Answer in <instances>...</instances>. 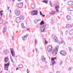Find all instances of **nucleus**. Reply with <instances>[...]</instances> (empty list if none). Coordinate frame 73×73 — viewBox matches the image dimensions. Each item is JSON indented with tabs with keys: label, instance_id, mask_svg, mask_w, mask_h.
I'll return each instance as SVG.
<instances>
[{
	"label": "nucleus",
	"instance_id": "4",
	"mask_svg": "<svg viewBox=\"0 0 73 73\" xmlns=\"http://www.w3.org/2000/svg\"><path fill=\"white\" fill-rule=\"evenodd\" d=\"M23 6V3L22 2L19 4H17L16 7L17 8H22Z\"/></svg>",
	"mask_w": 73,
	"mask_h": 73
},
{
	"label": "nucleus",
	"instance_id": "12",
	"mask_svg": "<svg viewBox=\"0 0 73 73\" xmlns=\"http://www.w3.org/2000/svg\"><path fill=\"white\" fill-rule=\"evenodd\" d=\"M41 60L42 61V62H46V59L44 57V56L43 55L41 58Z\"/></svg>",
	"mask_w": 73,
	"mask_h": 73
},
{
	"label": "nucleus",
	"instance_id": "40",
	"mask_svg": "<svg viewBox=\"0 0 73 73\" xmlns=\"http://www.w3.org/2000/svg\"><path fill=\"white\" fill-rule=\"evenodd\" d=\"M34 23H35V24L37 23V20L34 21Z\"/></svg>",
	"mask_w": 73,
	"mask_h": 73
},
{
	"label": "nucleus",
	"instance_id": "59",
	"mask_svg": "<svg viewBox=\"0 0 73 73\" xmlns=\"http://www.w3.org/2000/svg\"><path fill=\"white\" fill-rule=\"evenodd\" d=\"M13 2H14V1H15V0H12Z\"/></svg>",
	"mask_w": 73,
	"mask_h": 73
},
{
	"label": "nucleus",
	"instance_id": "2",
	"mask_svg": "<svg viewBox=\"0 0 73 73\" xmlns=\"http://www.w3.org/2000/svg\"><path fill=\"white\" fill-rule=\"evenodd\" d=\"M9 63H8L6 64H5L4 66V69L7 70H8V68L9 67Z\"/></svg>",
	"mask_w": 73,
	"mask_h": 73
},
{
	"label": "nucleus",
	"instance_id": "46",
	"mask_svg": "<svg viewBox=\"0 0 73 73\" xmlns=\"http://www.w3.org/2000/svg\"><path fill=\"white\" fill-rule=\"evenodd\" d=\"M69 32V31H66V34H67V33H68V32Z\"/></svg>",
	"mask_w": 73,
	"mask_h": 73
},
{
	"label": "nucleus",
	"instance_id": "15",
	"mask_svg": "<svg viewBox=\"0 0 73 73\" xmlns=\"http://www.w3.org/2000/svg\"><path fill=\"white\" fill-rule=\"evenodd\" d=\"M7 32V27L5 26L3 28V33H5Z\"/></svg>",
	"mask_w": 73,
	"mask_h": 73
},
{
	"label": "nucleus",
	"instance_id": "32",
	"mask_svg": "<svg viewBox=\"0 0 73 73\" xmlns=\"http://www.w3.org/2000/svg\"><path fill=\"white\" fill-rule=\"evenodd\" d=\"M3 11H0V15L1 16H3Z\"/></svg>",
	"mask_w": 73,
	"mask_h": 73
},
{
	"label": "nucleus",
	"instance_id": "42",
	"mask_svg": "<svg viewBox=\"0 0 73 73\" xmlns=\"http://www.w3.org/2000/svg\"><path fill=\"white\" fill-rule=\"evenodd\" d=\"M62 42H61V44H62V43H63V44H65V42H64V40H62Z\"/></svg>",
	"mask_w": 73,
	"mask_h": 73
},
{
	"label": "nucleus",
	"instance_id": "25",
	"mask_svg": "<svg viewBox=\"0 0 73 73\" xmlns=\"http://www.w3.org/2000/svg\"><path fill=\"white\" fill-rule=\"evenodd\" d=\"M68 11H73V8L72 7H70L68 8Z\"/></svg>",
	"mask_w": 73,
	"mask_h": 73
},
{
	"label": "nucleus",
	"instance_id": "34",
	"mask_svg": "<svg viewBox=\"0 0 73 73\" xmlns=\"http://www.w3.org/2000/svg\"><path fill=\"white\" fill-rule=\"evenodd\" d=\"M37 39H35V45H36V44L37 43Z\"/></svg>",
	"mask_w": 73,
	"mask_h": 73
},
{
	"label": "nucleus",
	"instance_id": "57",
	"mask_svg": "<svg viewBox=\"0 0 73 73\" xmlns=\"http://www.w3.org/2000/svg\"><path fill=\"white\" fill-rule=\"evenodd\" d=\"M10 13H11V10H10Z\"/></svg>",
	"mask_w": 73,
	"mask_h": 73
},
{
	"label": "nucleus",
	"instance_id": "28",
	"mask_svg": "<svg viewBox=\"0 0 73 73\" xmlns=\"http://www.w3.org/2000/svg\"><path fill=\"white\" fill-rule=\"evenodd\" d=\"M43 24H44V22L43 21H42L40 23V25H43Z\"/></svg>",
	"mask_w": 73,
	"mask_h": 73
},
{
	"label": "nucleus",
	"instance_id": "36",
	"mask_svg": "<svg viewBox=\"0 0 73 73\" xmlns=\"http://www.w3.org/2000/svg\"><path fill=\"white\" fill-rule=\"evenodd\" d=\"M10 59L11 60V62H13V63H14V62L13 61V59H12V57H11V55H10Z\"/></svg>",
	"mask_w": 73,
	"mask_h": 73
},
{
	"label": "nucleus",
	"instance_id": "54",
	"mask_svg": "<svg viewBox=\"0 0 73 73\" xmlns=\"http://www.w3.org/2000/svg\"><path fill=\"white\" fill-rule=\"evenodd\" d=\"M36 52H37V48H36Z\"/></svg>",
	"mask_w": 73,
	"mask_h": 73
},
{
	"label": "nucleus",
	"instance_id": "35",
	"mask_svg": "<svg viewBox=\"0 0 73 73\" xmlns=\"http://www.w3.org/2000/svg\"><path fill=\"white\" fill-rule=\"evenodd\" d=\"M3 21V19H0V24H2Z\"/></svg>",
	"mask_w": 73,
	"mask_h": 73
},
{
	"label": "nucleus",
	"instance_id": "21",
	"mask_svg": "<svg viewBox=\"0 0 73 73\" xmlns=\"http://www.w3.org/2000/svg\"><path fill=\"white\" fill-rule=\"evenodd\" d=\"M31 7L32 9H34L35 7V6L34 4H32L31 5Z\"/></svg>",
	"mask_w": 73,
	"mask_h": 73
},
{
	"label": "nucleus",
	"instance_id": "63",
	"mask_svg": "<svg viewBox=\"0 0 73 73\" xmlns=\"http://www.w3.org/2000/svg\"><path fill=\"white\" fill-rule=\"evenodd\" d=\"M72 2V5H73V1Z\"/></svg>",
	"mask_w": 73,
	"mask_h": 73
},
{
	"label": "nucleus",
	"instance_id": "50",
	"mask_svg": "<svg viewBox=\"0 0 73 73\" xmlns=\"http://www.w3.org/2000/svg\"><path fill=\"white\" fill-rule=\"evenodd\" d=\"M36 20L37 21V22H38V21H40V19H38Z\"/></svg>",
	"mask_w": 73,
	"mask_h": 73
},
{
	"label": "nucleus",
	"instance_id": "48",
	"mask_svg": "<svg viewBox=\"0 0 73 73\" xmlns=\"http://www.w3.org/2000/svg\"><path fill=\"white\" fill-rule=\"evenodd\" d=\"M40 15H42L41 13V12L40 11Z\"/></svg>",
	"mask_w": 73,
	"mask_h": 73
},
{
	"label": "nucleus",
	"instance_id": "47",
	"mask_svg": "<svg viewBox=\"0 0 73 73\" xmlns=\"http://www.w3.org/2000/svg\"><path fill=\"white\" fill-rule=\"evenodd\" d=\"M9 7H8L7 10H8V11H9Z\"/></svg>",
	"mask_w": 73,
	"mask_h": 73
},
{
	"label": "nucleus",
	"instance_id": "29",
	"mask_svg": "<svg viewBox=\"0 0 73 73\" xmlns=\"http://www.w3.org/2000/svg\"><path fill=\"white\" fill-rule=\"evenodd\" d=\"M19 68H23V66L21 64H20L19 66Z\"/></svg>",
	"mask_w": 73,
	"mask_h": 73
},
{
	"label": "nucleus",
	"instance_id": "60",
	"mask_svg": "<svg viewBox=\"0 0 73 73\" xmlns=\"http://www.w3.org/2000/svg\"><path fill=\"white\" fill-rule=\"evenodd\" d=\"M13 38H14V37L13 36V39L12 40H13Z\"/></svg>",
	"mask_w": 73,
	"mask_h": 73
},
{
	"label": "nucleus",
	"instance_id": "61",
	"mask_svg": "<svg viewBox=\"0 0 73 73\" xmlns=\"http://www.w3.org/2000/svg\"><path fill=\"white\" fill-rule=\"evenodd\" d=\"M45 3H46V4H47V1L46 2V1Z\"/></svg>",
	"mask_w": 73,
	"mask_h": 73
},
{
	"label": "nucleus",
	"instance_id": "17",
	"mask_svg": "<svg viewBox=\"0 0 73 73\" xmlns=\"http://www.w3.org/2000/svg\"><path fill=\"white\" fill-rule=\"evenodd\" d=\"M58 52V50H56L55 49L52 52L54 54H57V53Z\"/></svg>",
	"mask_w": 73,
	"mask_h": 73
},
{
	"label": "nucleus",
	"instance_id": "37",
	"mask_svg": "<svg viewBox=\"0 0 73 73\" xmlns=\"http://www.w3.org/2000/svg\"><path fill=\"white\" fill-rule=\"evenodd\" d=\"M49 4H50L51 7H52V2H51V1H49Z\"/></svg>",
	"mask_w": 73,
	"mask_h": 73
},
{
	"label": "nucleus",
	"instance_id": "3",
	"mask_svg": "<svg viewBox=\"0 0 73 73\" xmlns=\"http://www.w3.org/2000/svg\"><path fill=\"white\" fill-rule=\"evenodd\" d=\"M31 14L32 15H37L38 14V11L37 10L32 11Z\"/></svg>",
	"mask_w": 73,
	"mask_h": 73
},
{
	"label": "nucleus",
	"instance_id": "53",
	"mask_svg": "<svg viewBox=\"0 0 73 73\" xmlns=\"http://www.w3.org/2000/svg\"><path fill=\"white\" fill-rule=\"evenodd\" d=\"M17 0L19 2L21 1V0Z\"/></svg>",
	"mask_w": 73,
	"mask_h": 73
},
{
	"label": "nucleus",
	"instance_id": "62",
	"mask_svg": "<svg viewBox=\"0 0 73 73\" xmlns=\"http://www.w3.org/2000/svg\"><path fill=\"white\" fill-rule=\"evenodd\" d=\"M27 73H29V71H27Z\"/></svg>",
	"mask_w": 73,
	"mask_h": 73
},
{
	"label": "nucleus",
	"instance_id": "16",
	"mask_svg": "<svg viewBox=\"0 0 73 73\" xmlns=\"http://www.w3.org/2000/svg\"><path fill=\"white\" fill-rule=\"evenodd\" d=\"M4 54H7L8 53H9V51L7 50H5L3 51Z\"/></svg>",
	"mask_w": 73,
	"mask_h": 73
},
{
	"label": "nucleus",
	"instance_id": "56",
	"mask_svg": "<svg viewBox=\"0 0 73 73\" xmlns=\"http://www.w3.org/2000/svg\"><path fill=\"white\" fill-rule=\"evenodd\" d=\"M18 69H19V68H17L16 69V70H17Z\"/></svg>",
	"mask_w": 73,
	"mask_h": 73
},
{
	"label": "nucleus",
	"instance_id": "49",
	"mask_svg": "<svg viewBox=\"0 0 73 73\" xmlns=\"http://www.w3.org/2000/svg\"><path fill=\"white\" fill-rule=\"evenodd\" d=\"M42 17H44V16H45V15H43L42 14Z\"/></svg>",
	"mask_w": 73,
	"mask_h": 73
},
{
	"label": "nucleus",
	"instance_id": "20",
	"mask_svg": "<svg viewBox=\"0 0 73 73\" xmlns=\"http://www.w3.org/2000/svg\"><path fill=\"white\" fill-rule=\"evenodd\" d=\"M55 12L54 11H52L50 12V16H52V15H54V14H55Z\"/></svg>",
	"mask_w": 73,
	"mask_h": 73
},
{
	"label": "nucleus",
	"instance_id": "19",
	"mask_svg": "<svg viewBox=\"0 0 73 73\" xmlns=\"http://www.w3.org/2000/svg\"><path fill=\"white\" fill-rule=\"evenodd\" d=\"M19 18H20L21 20H23L25 19L24 17L22 15H20Z\"/></svg>",
	"mask_w": 73,
	"mask_h": 73
},
{
	"label": "nucleus",
	"instance_id": "9",
	"mask_svg": "<svg viewBox=\"0 0 73 73\" xmlns=\"http://www.w3.org/2000/svg\"><path fill=\"white\" fill-rule=\"evenodd\" d=\"M60 54H62V56H65L66 55V52L64 51H61V52H60Z\"/></svg>",
	"mask_w": 73,
	"mask_h": 73
},
{
	"label": "nucleus",
	"instance_id": "64",
	"mask_svg": "<svg viewBox=\"0 0 73 73\" xmlns=\"http://www.w3.org/2000/svg\"><path fill=\"white\" fill-rule=\"evenodd\" d=\"M27 71H29V70H28V69H27Z\"/></svg>",
	"mask_w": 73,
	"mask_h": 73
},
{
	"label": "nucleus",
	"instance_id": "30",
	"mask_svg": "<svg viewBox=\"0 0 73 73\" xmlns=\"http://www.w3.org/2000/svg\"><path fill=\"white\" fill-rule=\"evenodd\" d=\"M40 28H45V26L44 25H42L41 26Z\"/></svg>",
	"mask_w": 73,
	"mask_h": 73
},
{
	"label": "nucleus",
	"instance_id": "26",
	"mask_svg": "<svg viewBox=\"0 0 73 73\" xmlns=\"http://www.w3.org/2000/svg\"><path fill=\"white\" fill-rule=\"evenodd\" d=\"M8 57H6L5 58V62L7 63V62H8Z\"/></svg>",
	"mask_w": 73,
	"mask_h": 73
},
{
	"label": "nucleus",
	"instance_id": "55",
	"mask_svg": "<svg viewBox=\"0 0 73 73\" xmlns=\"http://www.w3.org/2000/svg\"><path fill=\"white\" fill-rule=\"evenodd\" d=\"M46 2V1H43V3H45Z\"/></svg>",
	"mask_w": 73,
	"mask_h": 73
},
{
	"label": "nucleus",
	"instance_id": "41",
	"mask_svg": "<svg viewBox=\"0 0 73 73\" xmlns=\"http://www.w3.org/2000/svg\"><path fill=\"white\" fill-rule=\"evenodd\" d=\"M68 70L69 71H71V70H72V69L71 68H70L69 67L68 68Z\"/></svg>",
	"mask_w": 73,
	"mask_h": 73
},
{
	"label": "nucleus",
	"instance_id": "31",
	"mask_svg": "<svg viewBox=\"0 0 73 73\" xmlns=\"http://www.w3.org/2000/svg\"><path fill=\"white\" fill-rule=\"evenodd\" d=\"M56 37V36L54 35H52L51 36V37H52V39H53V38H54L55 37Z\"/></svg>",
	"mask_w": 73,
	"mask_h": 73
},
{
	"label": "nucleus",
	"instance_id": "6",
	"mask_svg": "<svg viewBox=\"0 0 73 73\" xmlns=\"http://www.w3.org/2000/svg\"><path fill=\"white\" fill-rule=\"evenodd\" d=\"M56 59V57L53 58H51V64L52 65H53L55 64V62H54V60Z\"/></svg>",
	"mask_w": 73,
	"mask_h": 73
},
{
	"label": "nucleus",
	"instance_id": "23",
	"mask_svg": "<svg viewBox=\"0 0 73 73\" xmlns=\"http://www.w3.org/2000/svg\"><path fill=\"white\" fill-rule=\"evenodd\" d=\"M72 1H70L69 2H68V5H70L71 6V5H72Z\"/></svg>",
	"mask_w": 73,
	"mask_h": 73
},
{
	"label": "nucleus",
	"instance_id": "10",
	"mask_svg": "<svg viewBox=\"0 0 73 73\" xmlns=\"http://www.w3.org/2000/svg\"><path fill=\"white\" fill-rule=\"evenodd\" d=\"M15 21L17 23L19 24L21 20L19 17H17Z\"/></svg>",
	"mask_w": 73,
	"mask_h": 73
},
{
	"label": "nucleus",
	"instance_id": "1",
	"mask_svg": "<svg viewBox=\"0 0 73 73\" xmlns=\"http://www.w3.org/2000/svg\"><path fill=\"white\" fill-rule=\"evenodd\" d=\"M47 50L49 53H52L53 52V50H52V46L51 45H48L47 47Z\"/></svg>",
	"mask_w": 73,
	"mask_h": 73
},
{
	"label": "nucleus",
	"instance_id": "18",
	"mask_svg": "<svg viewBox=\"0 0 73 73\" xmlns=\"http://www.w3.org/2000/svg\"><path fill=\"white\" fill-rule=\"evenodd\" d=\"M66 18L68 20H70L71 19V17L69 15H68L66 17Z\"/></svg>",
	"mask_w": 73,
	"mask_h": 73
},
{
	"label": "nucleus",
	"instance_id": "11",
	"mask_svg": "<svg viewBox=\"0 0 73 73\" xmlns=\"http://www.w3.org/2000/svg\"><path fill=\"white\" fill-rule=\"evenodd\" d=\"M55 10L56 12H59V10H58V9L60 8V7H59V6L58 5L55 6Z\"/></svg>",
	"mask_w": 73,
	"mask_h": 73
},
{
	"label": "nucleus",
	"instance_id": "51",
	"mask_svg": "<svg viewBox=\"0 0 73 73\" xmlns=\"http://www.w3.org/2000/svg\"><path fill=\"white\" fill-rule=\"evenodd\" d=\"M40 49H41V50L43 49V48L40 47Z\"/></svg>",
	"mask_w": 73,
	"mask_h": 73
},
{
	"label": "nucleus",
	"instance_id": "13",
	"mask_svg": "<svg viewBox=\"0 0 73 73\" xmlns=\"http://www.w3.org/2000/svg\"><path fill=\"white\" fill-rule=\"evenodd\" d=\"M28 37V35H27L25 36H24L23 38V37H22V38H23V41H25V40H26V39H27V38Z\"/></svg>",
	"mask_w": 73,
	"mask_h": 73
},
{
	"label": "nucleus",
	"instance_id": "24",
	"mask_svg": "<svg viewBox=\"0 0 73 73\" xmlns=\"http://www.w3.org/2000/svg\"><path fill=\"white\" fill-rule=\"evenodd\" d=\"M40 30L41 31V32H45V28H40Z\"/></svg>",
	"mask_w": 73,
	"mask_h": 73
},
{
	"label": "nucleus",
	"instance_id": "45",
	"mask_svg": "<svg viewBox=\"0 0 73 73\" xmlns=\"http://www.w3.org/2000/svg\"><path fill=\"white\" fill-rule=\"evenodd\" d=\"M69 50L70 52H71V50H72V49L70 48V47H69Z\"/></svg>",
	"mask_w": 73,
	"mask_h": 73
},
{
	"label": "nucleus",
	"instance_id": "43",
	"mask_svg": "<svg viewBox=\"0 0 73 73\" xmlns=\"http://www.w3.org/2000/svg\"><path fill=\"white\" fill-rule=\"evenodd\" d=\"M51 23H52V24H53V23H54V20H51Z\"/></svg>",
	"mask_w": 73,
	"mask_h": 73
},
{
	"label": "nucleus",
	"instance_id": "52",
	"mask_svg": "<svg viewBox=\"0 0 73 73\" xmlns=\"http://www.w3.org/2000/svg\"><path fill=\"white\" fill-rule=\"evenodd\" d=\"M68 38V39H69V40H70V37H69Z\"/></svg>",
	"mask_w": 73,
	"mask_h": 73
},
{
	"label": "nucleus",
	"instance_id": "38",
	"mask_svg": "<svg viewBox=\"0 0 73 73\" xmlns=\"http://www.w3.org/2000/svg\"><path fill=\"white\" fill-rule=\"evenodd\" d=\"M58 47H59L58 46H56V48L55 49L56 50H58Z\"/></svg>",
	"mask_w": 73,
	"mask_h": 73
},
{
	"label": "nucleus",
	"instance_id": "27",
	"mask_svg": "<svg viewBox=\"0 0 73 73\" xmlns=\"http://www.w3.org/2000/svg\"><path fill=\"white\" fill-rule=\"evenodd\" d=\"M21 26L23 28V29H25V27L24 26V23H22V24H21Z\"/></svg>",
	"mask_w": 73,
	"mask_h": 73
},
{
	"label": "nucleus",
	"instance_id": "14",
	"mask_svg": "<svg viewBox=\"0 0 73 73\" xmlns=\"http://www.w3.org/2000/svg\"><path fill=\"white\" fill-rule=\"evenodd\" d=\"M53 40L55 42H56V43L58 42V38H57L56 36L54 38H53Z\"/></svg>",
	"mask_w": 73,
	"mask_h": 73
},
{
	"label": "nucleus",
	"instance_id": "58",
	"mask_svg": "<svg viewBox=\"0 0 73 73\" xmlns=\"http://www.w3.org/2000/svg\"><path fill=\"white\" fill-rule=\"evenodd\" d=\"M25 2L26 3H27V0H25Z\"/></svg>",
	"mask_w": 73,
	"mask_h": 73
},
{
	"label": "nucleus",
	"instance_id": "33",
	"mask_svg": "<svg viewBox=\"0 0 73 73\" xmlns=\"http://www.w3.org/2000/svg\"><path fill=\"white\" fill-rule=\"evenodd\" d=\"M3 11H0V15L1 16H3Z\"/></svg>",
	"mask_w": 73,
	"mask_h": 73
},
{
	"label": "nucleus",
	"instance_id": "7",
	"mask_svg": "<svg viewBox=\"0 0 73 73\" xmlns=\"http://www.w3.org/2000/svg\"><path fill=\"white\" fill-rule=\"evenodd\" d=\"M72 26L69 24H67L66 26V29H72Z\"/></svg>",
	"mask_w": 73,
	"mask_h": 73
},
{
	"label": "nucleus",
	"instance_id": "44",
	"mask_svg": "<svg viewBox=\"0 0 73 73\" xmlns=\"http://www.w3.org/2000/svg\"><path fill=\"white\" fill-rule=\"evenodd\" d=\"M45 44H47L48 43V41H46V40L45 39Z\"/></svg>",
	"mask_w": 73,
	"mask_h": 73
},
{
	"label": "nucleus",
	"instance_id": "22",
	"mask_svg": "<svg viewBox=\"0 0 73 73\" xmlns=\"http://www.w3.org/2000/svg\"><path fill=\"white\" fill-rule=\"evenodd\" d=\"M69 34L70 35H73V30H71L69 32Z\"/></svg>",
	"mask_w": 73,
	"mask_h": 73
},
{
	"label": "nucleus",
	"instance_id": "39",
	"mask_svg": "<svg viewBox=\"0 0 73 73\" xmlns=\"http://www.w3.org/2000/svg\"><path fill=\"white\" fill-rule=\"evenodd\" d=\"M62 61H61L60 62V63H59L60 65H62Z\"/></svg>",
	"mask_w": 73,
	"mask_h": 73
},
{
	"label": "nucleus",
	"instance_id": "8",
	"mask_svg": "<svg viewBox=\"0 0 73 73\" xmlns=\"http://www.w3.org/2000/svg\"><path fill=\"white\" fill-rule=\"evenodd\" d=\"M15 14L16 16H19L20 15V12L18 10H16L15 11Z\"/></svg>",
	"mask_w": 73,
	"mask_h": 73
},
{
	"label": "nucleus",
	"instance_id": "5",
	"mask_svg": "<svg viewBox=\"0 0 73 73\" xmlns=\"http://www.w3.org/2000/svg\"><path fill=\"white\" fill-rule=\"evenodd\" d=\"M11 53L13 57H15V52L14 51V50L13 48H11Z\"/></svg>",
	"mask_w": 73,
	"mask_h": 73
}]
</instances>
